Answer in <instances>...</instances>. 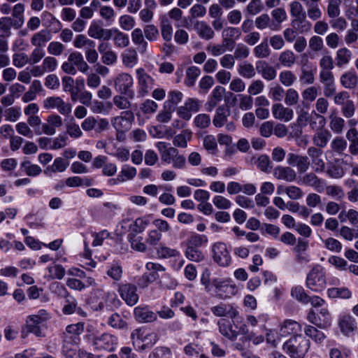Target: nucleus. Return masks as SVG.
Returning <instances> with one entry per match:
<instances>
[{
    "mask_svg": "<svg viewBox=\"0 0 358 358\" xmlns=\"http://www.w3.org/2000/svg\"><path fill=\"white\" fill-rule=\"evenodd\" d=\"M113 31L115 34L113 37V41L117 47L122 48L128 46L129 39L127 35L117 29H114Z\"/></svg>",
    "mask_w": 358,
    "mask_h": 358,
    "instance_id": "nucleus-52",
    "label": "nucleus"
},
{
    "mask_svg": "<svg viewBox=\"0 0 358 358\" xmlns=\"http://www.w3.org/2000/svg\"><path fill=\"white\" fill-rule=\"evenodd\" d=\"M194 124L199 129H206L210 124V116L204 113L199 114L194 117Z\"/></svg>",
    "mask_w": 358,
    "mask_h": 358,
    "instance_id": "nucleus-63",
    "label": "nucleus"
},
{
    "mask_svg": "<svg viewBox=\"0 0 358 358\" xmlns=\"http://www.w3.org/2000/svg\"><path fill=\"white\" fill-rule=\"evenodd\" d=\"M200 73L201 71L198 67L194 66L188 67L186 70L185 85L188 87H192Z\"/></svg>",
    "mask_w": 358,
    "mask_h": 358,
    "instance_id": "nucleus-43",
    "label": "nucleus"
},
{
    "mask_svg": "<svg viewBox=\"0 0 358 358\" xmlns=\"http://www.w3.org/2000/svg\"><path fill=\"white\" fill-rule=\"evenodd\" d=\"M210 310L217 317L228 316L231 319H235L239 315L236 309L230 304L220 303L211 307Z\"/></svg>",
    "mask_w": 358,
    "mask_h": 358,
    "instance_id": "nucleus-14",
    "label": "nucleus"
},
{
    "mask_svg": "<svg viewBox=\"0 0 358 358\" xmlns=\"http://www.w3.org/2000/svg\"><path fill=\"white\" fill-rule=\"evenodd\" d=\"M340 82L345 89H355L358 84V76L355 71H347L341 75Z\"/></svg>",
    "mask_w": 358,
    "mask_h": 358,
    "instance_id": "nucleus-30",
    "label": "nucleus"
},
{
    "mask_svg": "<svg viewBox=\"0 0 358 358\" xmlns=\"http://www.w3.org/2000/svg\"><path fill=\"white\" fill-rule=\"evenodd\" d=\"M201 101L196 98H188L184 104L176 108V113L179 117L188 121L192 118V113L199 111Z\"/></svg>",
    "mask_w": 358,
    "mask_h": 358,
    "instance_id": "nucleus-3",
    "label": "nucleus"
},
{
    "mask_svg": "<svg viewBox=\"0 0 358 358\" xmlns=\"http://www.w3.org/2000/svg\"><path fill=\"white\" fill-rule=\"evenodd\" d=\"M341 2V0H328L327 12L329 17H337L340 15Z\"/></svg>",
    "mask_w": 358,
    "mask_h": 358,
    "instance_id": "nucleus-50",
    "label": "nucleus"
},
{
    "mask_svg": "<svg viewBox=\"0 0 358 358\" xmlns=\"http://www.w3.org/2000/svg\"><path fill=\"white\" fill-rule=\"evenodd\" d=\"M21 167L29 176H36L42 171L41 168L39 166L32 164L31 162L28 160L23 162L21 164Z\"/></svg>",
    "mask_w": 358,
    "mask_h": 358,
    "instance_id": "nucleus-49",
    "label": "nucleus"
},
{
    "mask_svg": "<svg viewBox=\"0 0 358 358\" xmlns=\"http://www.w3.org/2000/svg\"><path fill=\"white\" fill-rule=\"evenodd\" d=\"M185 256L188 259L197 262H201L204 259V255L201 250L192 247H187Z\"/></svg>",
    "mask_w": 358,
    "mask_h": 358,
    "instance_id": "nucleus-53",
    "label": "nucleus"
},
{
    "mask_svg": "<svg viewBox=\"0 0 358 358\" xmlns=\"http://www.w3.org/2000/svg\"><path fill=\"white\" fill-rule=\"evenodd\" d=\"M143 33L145 38L150 41H157L159 34L158 29L153 24L145 25L143 29Z\"/></svg>",
    "mask_w": 358,
    "mask_h": 358,
    "instance_id": "nucleus-61",
    "label": "nucleus"
},
{
    "mask_svg": "<svg viewBox=\"0 0 358 358\" xmlns=\"http://www.w3.org/2000/svg\"><path fill=\"white\" fill-rule=\"evenodd\" d=\"M331 137V132L327 129L317 130L313 136L314 147L324 148Z\"/></svg>",
    "mask_w": 358,
    "mask_h": 358,
    "instance_id": "nucleus-27",
    "label": "nucleus"
},
{
    "mask_svg": "<svg viewBox=\"0 0 358 358\" xmlns=\"http://www.w3.org/2000/svg\"><path fill=\"white\" fill-rule=\"evenodd\" d=\"M41 65L45 72H52L57 69L58 62L56 58L50 55L43 59Z\"/></svg>",
    "mask_w": 358,
    "mask_h": 358,
    "instance_id": "nucleus-64",
    "label": "nucleus"
},
{
    "mask_svg": "<svg viewBox=\"0 0 358 358\" xmlns=\"http://www.w3.org/2000/svg\"><path fill=\"white\" fill-rule=\"evenodd\" d=\"M299 94L294 88H289L285 92V103L287 106H294L298 103Z\"/></svg>",
    "mask_w": 358,
    "mask_h": 358,
    "instance_id": "nucleus-59",
    "label": "nucleus"
},
{
    "mask_svg": "<svg viewBox=\"0 0 358 358\" xmlns=\"http://www.w3.org/2000/svg\"><path fill=\"white\" fill-rule=\"evenodd\" d=\"M310 346L309 340L302 335H296L284 343L283 350L290 358H304Z\"/></svg>",
    "mask_w": 358,
    "mask_h": 358,
    "instance_id": "nucleus-1",
    "label": "nucleus"
},
{
    "mask_svg": "<svg viewBox=\"0 0 358 358\" xmlns=\"http://www.w3.org/2000/svg\"><path fill=\"white\" fill-rule=\"evenodd\" d=\"M84 331V324L83 322H78L77 324H69L66 328V331L64 333L65 336L68 335L70 337L74 336H79Z\"/></svg>",
    "mask_w": 358,
    "mask_h": 358,
    "instance_id": "nucleus-58",
    "label": "nucleus"
},
{
    "mask_svg": "<svg viewBox=\"0 0 358 358\" xmlns=\"http://www.w3.org/2000/svg\"><path fill=\"white\" fill-rule=\"evenodd\" d=\"M73 45L75 48L80 49L84 47L86 48H94L95 43L94 41L88 38L86 36L83 34L77 35L73 41Z\"/></svg>",
    "mask_w": 358,
    "mask_h": 358,
    "instance_id": "nucleus-45",
    "label": "nucleus"
},
{
    "mask_svg": "<svg viewBox=\"0 0 358 358\" xmlns=\"http://www.w3.org/2000/svg\"><path fill=\"white\" fill-rule=\"evenodd\" d=\"M208 241L207 237L204 235L193 234L187 240V247L198 248Z\"/></svg>",
    "mask_w": 358,
    "mask_h": 358,
    "instance_id": "nucleus-51",
    "label": "nucleus"
},
{
    "mask_svg": "<svg viewBox=\"0 0 358 358\" xmlns=\"http://www.w3.org/2000/svg\"><path fill=\"white\" fill-rule=\"evenodd\" d=\"M339 234L345 240L351 241L354 238H358V226L355 228H350L348 226H342Z\"/></svg>",
    "mask_w": 358,
    "mask_h": 358,
    "instance_id": "nucleus-47",
    "label": "nucleus"
},
{
    "mask_svg": "<svg viewBox=\"0 0 358 358\" xmlns=\"http://www.w3.org/2000/svg\"><path fill=\"white\" fill-rule=\"evenodd\" d=\"M94 343L97 348L113 351L115 348V338L110 334H103L95 338Z\"/></svg>",
    "mask_w": 358,
    "mask_h": 358,
    "instance_id": "nucleus-24",
    "label": "nucleus"
},
{
    "mask_svg": "<svg viewBox=\"0 0 358 358\" xmlns=\"http://www.w3.org/2000/svg\"><path fill=\"white\" fill-rule=\"evenodd\" d=\"M230 111L225 106H220L215 112L213 123L216 127H222L227 121Z\"/></svg>",
    "mask_w": 358,
    "mask_h": 358,
    "instance_id": "nucleus-33",
    "label": "nucleus"
},
{
    "mask_svg": "<svg viewBox=\"0 0 358 358\" xmlns=\"http://www.w3.org/2000/svg\"><path fill=\"white\" fill-rule=\"evenodd\" d=\"M129 97H126L122 95H115L113 99L114 105L120 110H129L131 106V103L129 100Z\"/></svg>",
    "mask_w": 358,
    "mask_h": 358,
    "instance_id": "nucleus-57",
    "label": "nucleus"
},
{
    "mask_svg": "<svg viewBox=\"0 0 358 358\" xmlns=\"http://www.w3.org/2000/svg\"><path fill=\"white\" fill-rule=\"evenodd\" d=\"M270 53L271 50L266 40H264L254 48V54L257 58H266L270 55Z\"/></svg>",
    "mask_w": 358,
    "mask_h": 358,
    "instance_id": "nucleus-48",
    "label": "nucleus"
},
{
    "mask_svg": "<svg viewBox=\"0 0 358 358\" xmlns=\"http://www.w3.org/2000/svg\"><path fill=\"white\" fill-rule=\"evenodd\" d=\"M122 62L129 68H133L138 62L137 52L134 49H128L122 54Z\"/></svg>",
    "mask_w": 358,
    "mask_h": 358,
    "instance_id": "nucleus-40",
    "label": "nucleus"
},
{
    "mask_svg": "<svg viewBox=\"0 0 358 358\" xmlns=\"http://www.w3.org/2000/svg\"><path fill=\"white\" fill-rule=\"evenodd\" d=\"M132 42L138 47L141 53H145L147 50L148 43L145 40L142 30L140 28L134 29L131 32Z\"/></svg>",
    "mask_w": 358,
    "mask_h": 358,
    "instance_id": "nucleus-32",
    "label": "nucleus"
},
{
    "mask_svg": "<svg viewBox=\"0 0 358 358\" xmlns=\"http://www.w3.org/2000/svg\"><path fill=\"white\" fill-rule=\"evenodd\" d=\"M113 30L103 29L96 22H92L87 31L88 35L95 39L109 40L112 36Z\"/></svg>",
    "mask_w": 358,
    "mask_h": 358,
    "instance_id": "nucleus-17",
    "label": "nucleus"
},
{
    "mask_svg": "<svg viewBox=\"0 0 358 358\" xmlns=\"http://www.w3.org/2000/svg\"><path fill=\"white\" fill-rule=\"evenodd\" d=\"M192 138V132L188 131H184L182 134L176 136L173 141L174 146L178 148H187V141Z\"/></svg>",
    "mask_w": 358,
    "mask_h": 358,
    "instance_id": "nucleus-46",
    "label": "nucleus"
},
{
    "mask_svg": "<svg viewBox=\"0 0 358 358\" xmlns=\"http://www.w3.org/2000/svg\"><path fill=\"white\" fill-rule=\"evenodd\" d=\"M162 161L166 164L172 163L174 169H182L185 167V157L179 153V151L174 147H169V151L162 156Z\"/></svg>",
    "mask_w": 358,
    "mask_h": 358,
    "instance_id": "nucleus-9",
    "label": "nucleus"
},
{
    "mask_svg": "<svg viewBox=\"0 0 358 358\" xmlns=\"http://www.w3.org/2000/svg\"><path fill=\"white\" fill-rule=\"evenodd\" d=\"M128 237L132 249L138 252L146 251L147 246L145 243L142 241V237H136L135 235L131 234H129Z\"/></svg>",
    "mask_w": 358,
    "mask_h": 358,
    "instance_id": "nucleus-54",
    "label": "nucleus"
},
{
    "mask_svg": "<svg viewBox=\"0 0 358 358\" xmlns=\"http://www.w3.org/2000/svg\"><path fill=\"white\" fill-rule=\"evenodd\" d=\"M302 183L313 187L317 192H322L324 190V185L322 179L319 178L314 173H308L301 178Z\"/></svg>",
    "mask_w": 358,
    "mask_h": 358,
    "instance_id": "nucleus-25",
    "label": "nucleus"
},
{
    "mask_svg": "<svg viewBox=\"0 0 358 358\" xmlns=\"http://www.w3.org/2000/svg\"><path fill=\"white\" fill-rule=\"evenodd\" d=\"M134 315L139 322H151L157 320V313L150 310L147 307H136Z\"/></svg>",
    "mask_w": 358,
    "mask_h": 358,
    "instance_id": "nucleus-29",
    "label": "nucleus"
},
{
    "mask_svg": "<svg viewBox=\"0 0 358 358\" xmlns=\"http://www.w3.org/2000/svg\"><path fill=\"white\" fill-rule=\"evenodd\" d=\"M307 154L311 159V164L314 171L316 173L324 171L325 162L322 158V150L316 147L311 146L308 148Z\"/></svg>",
    "mask_w": 358,
    "mask_h": 358,
    "instance_id": "nucleus-11",
    "label": "nucleus"
},
{
    "mask_svg": "<svg viewBox=\"0 0 358 358\" xmlns=\"http://www.w3.org/2000/svg\"><path fill=\"white\" fill-rule=\"evenodd\" d=\"M134 120V115L131 110H125L121 115L114 117L111 122L117 132L124 133L129 130Z\"/></svg>",
    "mask_w": 358,
    "mask_h": 358,
    "instance_id": "nucleus-7",
    "label": "nucleus"
},
{
    "mask_svg": "<svg viewBox=\"0 0 358 358\" xmlns=\"http://www.w3.org/2000/svg\"><path fill=\"white\" fill-rule=\"evenodd\" d=\"M52 35L48 30L43 29L35 33L31 38V44L36 48H43L46 43L50 41Z\"/></svg>",
    "mask_w": 358,
    "mask_h": 358,
    "instance_id": "nucleus-26",
    "label": "nucleus"
},
{
    "mask_svg": "<svg viewBox=\"0 0 358 358\" xmlns=\"http://www.w3.org/2000/svg\"><path fill=\"white\" fill-rule=\"evenodd\" d=\"M352 58V52L346 48H342L337 50L336 55V66L342 67L349 63Z\"/></svg>",
    "mask_w": 358,
    "mask_h": 358,
    "instance_id": "nucleus-36",
    "label": "nucleus"
},
{
    "mask_svg": "<svg viewBox=\"0 0 358 358\" xmlns=\"http://www.w3.org/2000/svg\"><path fill=\"white\" fill-rule=\"evenodd\" d=\"M194 29L198 36L203 40L209 41L215 36L213 28L205 21H195Z\"/></svg>",
    "mask_w": 358,
    "mask_h": 358,
    "instance_id": "nucleus-18",
    "label": "nucleus"
},
{
    "mask_svg": "<svg viewBox=\"0 0 358 358\" xmlns=\"http://www.w3.org/2000/svg\"><path fill=\"white\" fill-rule=\"evenodd\" d=\"M291 26L300 33H306L311 29V23L307 20L306 14L293 17L291 21Z\"/></svg>",
    "mask_w": 358,
    "mask_h": 358,
    "instance_id": "nucleus-28",
    "label": "nucleus"
},
{
    "mask_svg": "<svg viewBox=\"0 0 358 358\" xmlns=\"http://www.w3.org/2000/svg\"><path fill=\"white\" fill-rule=\"evenodd\" d=\"M238 73L240 76L247 79L252 78L256 75L255 69L253 65L247 62L238 65Z\"/></svg>",
    "mask_w": 358,
    "mask_h": 358,
    "instance_id": "nucleus-41",
    "label": "nucleus"
},
{
    "mask_svg": "<svg viewBox=\"0 0 358 358\" xmlns=\"http://www.w3.org/2000/svg\"><path fill=\"white\" fill-rule=\"evenodd\" d=\"M287 160L289 166H296L298 172L300 173L306 172L310 168V163L307 156L289 153Z\"/></svg>",
    "mask_w": 358,
    "mask_h": 358,
    "instance_id": "nucleus-12",
    "label": "nucleus"
},
{
    "mask_svg": "<svg viewBox=\"0 0 358 358\" xmlns=\"http://www.w3.org/2000/svg\"><path fill=\"white\" fill-rule=\"evenodd\" d=\"M278 61L282 66L290 68L296 63V57L292 50H286L280 53Z\"/></svg>",
    "mask_w": 358,
    "mask_h": 358,
    "instance_id": "nucleus-35",
    "label": "nucleus"
},
{
    "mask_svg": "<svg viewBox=\"0 0 358 358\" xmlns=\"http://www.w3.org/2000/svg\"><path fill=\"white\" fill-rule=\"evenodd\" d=\"M220 333L228 338L229 340L234 341L238 336V332L233 329L232 323L226 319H221L217 322Z\"/></svg>",
    "mask_w": 358,
    "mask_h": 358,
    "instance_id": "nucleus-21",
    "label": "nucleus"
},
{
    "mask_svg": "<svg viewBox=\"0 0 358 358\" xmlns=\"http://www.w3.org/2000/svg\"><path fill=\"white\" fill-rule=\"evenodd\" d=\"M65 46L59 41H52L48 44V52L50 56H60L63 54Z\"/></svg>",
    "mask_w": 358,
    "mask_h": 358,
    "instance_id": "nucleus-60",
    "label": "nucleus"
},
{
    "mask_svg": "<svg viewBox=\"0 0 358 358\" xmlns=\"http://www.w3.org/2000/svg\"><path fill=\"white\" fill-rule=\"evenodd\" d=\"M161 32L164 41H170L171 40L173 28L169 20L162 19L161 22Z\"/></svg>",
    "mask_w": 358,
    "mask_h": 358,
    "instance_id": "nucleus-56",
    "label": "nucleus"
},
{
    "mask_svg": "<svg viewBox=\"0 0 358 358\" xmlns=\"http://www.w3.org/2000/svg\"><path fill=\"white\" fill-rule=\"evenodd\" d=\"M257 167L264 173H268L271 171V161L266 155H260L257 159Z\"/></svg>",
    "mask_w": 358,
    "mask_h": 358,
    "instance_id": "nucleus-62",
    "label": "nucleus"
},
{
    "mask_svg": "<svg viewBox=\"0 0 358 358\" xmlns=\"http://www.w3.org/2000/svg\"><path fill=\"white\" fill-rule=\"evenodd\" d=\"M68 166V162H66L62 157H57L55 159L53 164L44 170V173L50 176L52 173L63 172Z\"/></svg>",
    "mask_w": 358,
    "mask_h": 358,
    "instance_id": "nucleus-34",
    "label": "nucleus"
},
{
    "mask_svg": "<svg viewBox=\"0 0 358 358\" xmlns=\"http://www.w3.org/2000/svg\"><path fill=\"white\" fill-rule=\"evenodd\" d=\"M136 173L137 170L135 167L124 165L117 177L110 180V182L113 185H117L119 182H124L126 180H132L136 176Z\"/></svg>",
    "mask_w": 358,
    "mask_h": 358,
    "instance_id": "nucleus-23",
    "label": "nucleus"
},
{
    "mask_svg": "<svg viewBox=\"0 0 358 358\" xmlns=\"http://www.w3.org/2000/svg\"><path fill=\"white\" fill-rule=\"evenodd\" d=\"M273 176L278 180L293 182L296 179V172L290 166H276L273 170Z\"/></svg>",
    "mask_w": 358,
    "mask_h": 358,
    "instance_id": "nucleus-16",
    "label": "nucleus"
},
{
    "mask_svg": "<svg viewBox=\"0 0 358 358\" xmlns=\"http://www.w3.org/2000/svg\"><path fill=\"white\" fill-rule=\"evenodd\" d=\"M299 80L303 85H312L315 82V72L308 59L301 61Z\"/></svg>",
    "mask_w": 358,
    "mask_h": 358,
    "instance_id": "nucleus-13",
    "label": "nucleus"
},
{
    "mask_svg": "<svg viewBox=\"0 0 358 358\" xmlns=\"http://www.w3.org/2000/svg\"><path fill=\"white\" fill-rule=\"evenodd\" d=\"M325 273L319 267L313 268L307 275L306 285L315 292H320L326 287Z\"/></svg>",
    "mask_w": 358,
    "mask_h": 358,
    "instance_id": "nucleus-2",
    "label": "nucleus"
},
{
    "mask_svg": "<svg viewBox=\"0 0 358 358\" xmlns=\"http://www.w3.org/2000/svg\"><path fill=\"white\" fill-rule=\"evenodd\" d=\"M296 79V76L290 70H284L279 73V80L285 87L292 86Z\"/></svg>",
    "mask_w": 358,
    "mask_h": 358,
    "instance_id": "nucleus-42",
    "label": "nucleus"
},
{
    "mask_svg": "<svg viewBox=\"0 0 358 358\" xmlns=\"http://www.w3.org/2000/svg\"><path fill=\"white\" fill-rule=\"evenodd\" d=\"M308 48L313 52H318L323 50L324 43L320 36L314 35L309 38Z\"/></svg>",
    "mask_w": 358,
    "mask_h": 358,
    "instance_id": "nucleus-55",
    "label": "nucleus"
},
{
    "mask_svg": "<svg viewBox=\"0 0 358 358\" xmlns=\"http://www.w3.org/2000/svg\"><path fill=\"white\" fill-rule=\"evenodd\" d=\"M338 325L343 334L348 335L353 332L357 327L355 320L350 315H343L338 322Z\"/></svg>",
    "mask_w": 358,
    "mask_h": 358,
    "instance_id": "nucleus-31",
    "label": "nucleus"
},
{
    "mask_svg": "<svg viewBox=\"0 0 358 358\" xmlns=\"http://www.w3.org/2000/svg\"><path fill=\"white\" fill-rule=\"evenodd\" d=\"M241 36V31L238 28L228 27L223 29L222 33V41L224 45L228 46L229 50H231L235 44V41Z\"/></svg>",
    "mask_w": 358,
    "mask_h": 358,
    "instance_id": "nucleus-20",
    "label": "nucleus"
},
{
    "mask_svg": "<svg viewBox=\"0 0 358 358\" xmlns=\"http://www.w3.org/2000/svg\"><path fill=\"white\" fill-rule=\"evenodd\" d=\"M304 333L306 336L318 343H321L326 338L325 334L322 331L310 325H306Z\"/></svg>",
    "mask_w": 358,
    "mask_h": 358,
    "instance_id": "nucleus-39",
    "label": "nucleus"
},
{
    "mask_svg": "<svg viewBox=\"0 0 358 358\" xmlns=\"http://www.w3.org/2000/svg\"><path fill=\"white\" fill-rule=\"evenodd\" d=\"M256 69L266 80H273L277 76V71L275 67L265 61H258L256 64Z\"/></svg>",
    "mask_w": 358,
    "mask_h": 358,
    "instance_id": "nucleus-15",
    "label": "nucleus"
},
{
    "mask_svg": "<svg viewBox=\"0 0 358 358\" xmlns=\"http://www.w3.org/2000/svg\"><path fill=\"white\" fill-rule=\"evenodd\" d=\"M273 115L275 119L284 122L290 121L294 116V111L292 108L284 107L281 103H275L272 106Z\"/></svg>",
    "mask_w": 358,
    "mask_h": 358,
    "instance_id": "nucleus-19",
    "label": "nucleus"
},
{
    "mask_svg": "<svg viewBox=\"0 0 358 358\" xmlns=\"http://www.w3.org/2000/svg\"><path fill=\"white\" fill-rule=\"evenodd\" d=\"M134 79L132 76L127 73L119 74L115 80V87L121 94L125 95L130 99L134 97V92L131 90L133 86Z\"/></svg>",
    "mask_w": 358,
    "mask_h": 358,
    "instance_id": "nucleus-4",
    "label": "nucleus"
},
{
    "mask_svg": "<svg viewBox=\"0 0 358 358\" xmlns=\"http://www.w3.org/2000/svg\"><path fill=\"white\" fill-rule=\"evenodd\" d=\"M214 261L221 266H227L231 262L230 253L223 243H216L213 246Z\"/></svg>",
    "mask_w": 358,
    "mask_h": 358,
    "instance_id": "nucleus-8",
    "label": "nucleus"
},
{
    "mask_svg": "<svg viewBox=\"0 0 358 358\" xmlns=\"http://www.w3.org/2000/svg\"><path fill=\"white\" fill-rule=\"evenodd\" d=\"M320 93V90L315 86H310L303 90L301 96L303 98V104L305 106L306 103L314 101Z\"/></svg>",
    "mask_w": 358,
    "mask_h": 358,
    "instance_id": "nucleus-38",
    "label": "nucleus"
},
{
    "mask_svg": "<svg viewBox=\"0 0 358 358\" xmlns=\"http://www.w3.org/2000/svg\"><path fill=\"white\" fill-rule=\"evenodd\" d=\"M301 326L297 322L292 320H286L280 325V334L282 336H287L289 335H300Z\"/></svg>",
    "mask_w": 358,
    "mask_h": 358,
    "instance_id": "nucleus-22",
    "label": "nucleus"
},
{
    "mask_svg": "<svg viewBox=\"0 0 358 358\" xmlns=\"http://www.w3.org/2000/svg\"><path fill=\"white\" fill-rule=\"evenodd\" d=\"M328 296L330 298L336 299L341 298L344 299H350L352 296V292L347 287H332L327 290Z\"/></svg>",
    "mask_w": 358,
    "mask_h": 358,
    "instance_id": "nucleus-37",
    "label": "nucleus"
},
{
    "mask_svg": "<svg viewBox=\"0 0 358 358\" xmlns=\"http://www.w3.org/2000/svg\"><path fill=\"white\" fill-rule=\"evenodd\" d=\"M329 127L335 134H342L345 127V120L338 116H330Z\"/></svg>",
    "mask_w": 358,
    "mask_h": 358,
    "instance_id": "nucleus-44",
    "label": "nucleus"
},
{
    "mask_svg": "<svg viewBox=\"0 0 358 358\" xmlns=\"http://www.w3.org/2000/svg\"><path fill=\"white\" fill-rule=\"evenodd\" d=\"M43 107L47 110L56 109L60 114L69 115L72 110L69 103L65 102L60 96H50L43 101Z\"/></svg>",
    "mask_w": 358,
    "mask_h": 358,
    "instance_id": "nucleus-6",
    "label": "nucleus"
},
{
    "mask_svg": "<svg viewBox=\"0 0 358 358\" xmlns=\"http://www.w3.org/2000/svg\"><path fill=\"white\" fill-rule=\"evenodd\" d=\"M118 292L121 298L129 306L135 305L138 300V296L136 293V287L132 284L120 285Z\"/></svg>",
    "mask_w": 358,
    "mask_h": 358,
    "instance_id": "nucleus-10",
    "label": "nucleus"
},
{
    "mask_svg": "<svg viewBox=\"0 0 358 358\" xmlns=\"http://www.w3.org/2000/svg\"><path fill=\"white\" fill-rule=\"evenodd\" d=\"M138 80V94L140 96L147 95L155 85V79L148 74L144 69L139 68L136 71Z\"/></svg>",
    "mask_w": 358,
    "mask_h": 358,
    "instance_id": "nucleus-5",
    "label": "nucleus"
}]
</instances>
